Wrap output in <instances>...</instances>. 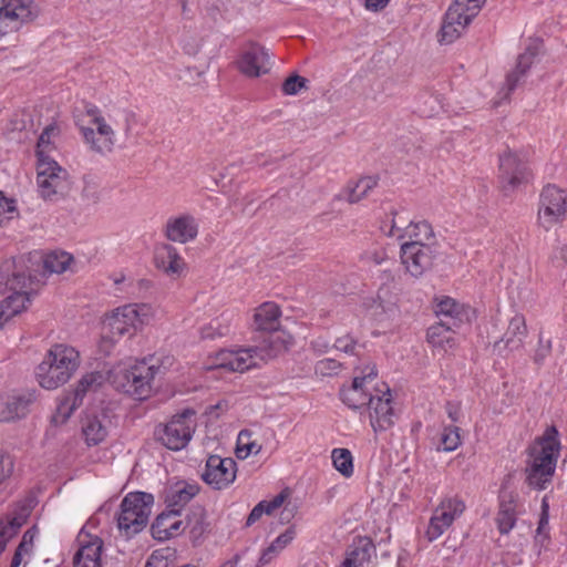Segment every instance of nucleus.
Instances as JSON below:
<instances>
[{
	"mask_svg": "<svg viewBox=\"0 0 567 567\" xmlns=\"http://www.w3.org/2000/svg\"><path fill=\"white\" fill-rule=\"evenodd\" d=\"M39 288V280L25 275L14 260L0 266V295L10 292L0 303V329L14 316L27 309L30 296Z\"/></svg>",
	"mask_w": 567,
	"mask_h": 567,
	"instance_id": "1",
	"label": "nucleus"
},
{
	"mask_svg": "<svg viewBox=\"0 0 567 567\" xmlns=\"http://www.w3.org/2000/svg\"><path fill=\"white\" fill-rule=\"evenodd\" d=\"M80 363L81 355L74 347L55 343L37 368L38 382L43 389H58L73 377Z\"/></svg>",
	"mask_w": 567,
	"mask_h": 567,
	"instance_id": "2",
	"label": "nucleus"
},
{
	"mask_svg": "<svg viewBox=\"0 0 567 567\" xmlns=\"http://www.w3.org/2000/svg\"><path fill=\"white\" fill-rule=\"evenodd\" d=\"M556 436L557 431L555 427H551L530 449L532 460L527 468L529 486L543 489L545 484L551 478L559 454V442Z\"/></svg>",
	"mask_w": 567,
	"mask_h": 567,
	"instance_id": "3",
	"label": "nucleus"
},
{
	"mask_svg": "<svg viewBox=\"0 0 567 567\" xmlns=\"http://www.w3.org/2000/svg\"><path fill=\"white\" fill-rule=\"evenodd\" d=\"M159 372L161 365L154 359H144L116 371L113 382L134 399L145 400L152 395L154 379Z\"/></svg>",
	"mask_w": 567,
	"mask_h": 567,
	"instance_id": "4",
	"label": "nucleus"
},
{
	"mask_svg": "<svg viewBox=\"0 0 567 567\" xmlns=\"http://www.w3.org/2000/svg\"><path fill=\"white\" fill-rule=\"evenodd\" d=\"M154 497L143 492L128 493L121 503L117 526L126 536L140 533L148 524Z\"/></svg>",
	"mask_w": 567,
	"mask_h": 567,
	"instance_id": "5",
	"label": "nucleus"
},
{
	"mask_svg": "<svg viewBox=\"0 0 567 567\" xmlns=\"http://www.w3.org/2000/svg\"><path fill=\"white\" fill-rule=\"evenodd\" d=\"M154 317L148 303H130L115 309L104 321V329L117 337H132Z\"/></svg>",
	"mask_w": 567,
	"mask_h": 567,
	"instance_id": "6",
	"label": "nucleus"
},
{
	"mask_svg": "<svg viewBox=\"0 0 567 567\" xmlns=\"http://www.w3.org/2000/svg\"><path fill=\"white\" fill-rule=\"evenodd\" d=\"M485 2L486 0H454L444 14L440 42L449 44L457 40Z\"/></svg>",
	"mask_w": 567,
	"mask_h": 567,
	"instance_id": "7",
	"label": "nucleus"
},
{
	"mask_svg": "<svg viewBox=\"0 0 567 567\" xmlns=\"http://www.w3.org/2000/svg\"><path fill=\"white\" fill-rule=\"evenodd\" d=\"M37 145L39 193L45 200H58L68 192L66 173L41 148L42 144Z\"/></svg>",
	"mask_w": 567,
	"mask_h": 567,
	"instance_id": "8",
	"label": "nucleus"
},
{
	"mask_svg": "<svg viewBox=\"0 0 567 567\" xmlns=\"http://www.w3.org/2000/svg\"><path fill=\"white\" fill-rule=\"evenodd\" d=\"M528 154L520 147H506L499 154V178L505 195L514 193L529 178Z\"/></svg>",
	"mask_w": 567,
	"mask_h": 567,
	"instance_id": "9",
	"label": "nucleus"
},
{
	"mask_svg": "<svg viewBox=\"0 0 567 567\" xmlns=\"http://www.w3.org/2000/svg\"><path fill=\"white\" fill-rule=\"evenodd\" d=\"M567 216V190L547 185L539 196L537 225L545 231L561 225Z\"/></svg>",
	"mask_w": 567,
	"mask_h": 567,
	"instance_id": "10",
	"label": "nucleus"
},
{
	"mask_svg": "<svg viewBox=\"0 0 567 567\" xmlns=\"http://www.w3.org/2000/svg\"><path fill=\"white\" fill-rule=\"evenodd\" d=\"M107 380V377L101 371H92L85 373L78 381L74 390L69 392L60 401L55 414L52 416V422L55 424L64 423L72 413L82 405L83 399L96 392Z\"/></svg>",
	"mask_w": 567,
	"mask_h": 567,
	"instance_id": "11",
	"label": "nucleus"
},
{
	"mask_svg": "<svg viewBox=\"0 0 567 567\" xmlns=\"http://www.w3.org/2000/svg\"><path fill=\"white\" fill-rule=\"evenodd\" d=\"M194 415L195 411L190 409L174 415L168 423L156 429V439L169 450L179 451L184 449L195 431Z\"/></svg>",
	"mask_w": 567,
	"mask_h": 567,
	"instance_id": "12",
	"label": "nucleus"
},
{
	"mask_svg": "<svg viewBox=\"0 0 567 567\" xmlns=\"http://www.w3.org/2000/svg\"><path fill=\"white\" fill-rule=\"evenodd\" d=\"M437 254V245L433 243H403L400 248L401 264L413 278H420L430 270Z\"/></svg>",
	"mask_w": 567,
	"mask_h": 567,
	"instance_id": "13",
	"label": "nucleus"
},
{
	"mask_svg": "<svg viewBox=\"0 0 567 567\" xmlns=\"http://www.w3.org/2000/svg\"><path fill=\"white\" fill-rule=\"evenodd\" d=\"M374 386H380L377 381V369L368 364L353 378L349 386L341 390L340 395L349 408L361 409L375 395Z\"/></svg>",
	"mask_w": 567,
	"mask_h": 567,
	"instance_id": "14",
	"label": "nucleus"
},
{
	"mask_svg": "<svg viewBox=\"0 0 567 567\" xmlns=\"http://www.w3.org/2000/svg\"><path fill=\"white\" fill-rule=\"evenodd\" d=\"M374 391L375 395L367 404L370 424L374 432L385 431L394 424L392 394L389 385L383 382L380 383V386H374Z\"/></svg>",
	"mask_w": 567,
	"mask_h": 567,
	"instance_id": "15",
	"label": "nucleus"
},
{
	"mask_svg": "<svg viewBox=\"0 0 567 567\" xmlns=\"http://www.w3.org/2000/svg\"><path fill=\"white\" fill-rule=\"evenodd\" d=\"M37 17L38 9L32 1L8 0L0 8V39L10 32L18 31L23 23Z\"/></svg>",
	"mask_w": 567,
	"mask_h": 567,
	"instance_id": "16",
	"label": "nucleus"
},
{
	"mask_svg": "<svg viewBox=\"0 0 567 567\" xmlns=\"http://www.w3.org/2000/svg\"><path fill=\"white\" fill-rule=\"evenodd\" d=\"M258 349L255 347L238 350H220L209 360L206 369H224L231 372H245L257 365Z\"/></svg>",
	"mask_w": 567,
	"mask_h": 567,
	"instance_id": "17",
	"label": "nucleus"
},
{
	"mask_svg": "<svg viewBox=\"0 0 567 567\" xmlns=\"http://www.w3.org/2000/svg\"><path fill=\"white\" fill-rule=\"evenodd\" d=\"M74 121L86 142H94L95 131L101 137L110 141L114 134L100 109L92 103H84L82 111L76 110Z\"/></svg>",
	"mask_w": 567,
	"mask_h": 567,
	"instance_id": "18",
	"label": "nucleus"
},
{
	"mask_svg": "<svg viewBox=\"0 0 567 567\" xmlns=\"http://www.w3.org/2000/svg\"><path fill=\"white\" fill-rule=\"evenodd\" d=\"M362 307L378 322L394 320L400 315L399 296L389 287H381L374 298L363 301Z\"/></svg>",
	"mask_w": 567,
	"mask_h": 567,
	"instance_id": "19",
	"label": "nucleus"
},
{
	"mask_svg": "<svg viewBox=\"0 0 567 567\" xmlns=\"http://www.w3.org/2000/svg\"><path fill=\"white\" fill-rule=\"evenodd\" d=\"M465 509L462 499L457 497L445 498L436 507L426 530L429 540L437 539Z\"/></svg>",
	"mask_w": 567,
	"mask_h": 567,
	"instance_id": "20",
	"label": "nucleus"
},
{
	"mask_svg": "<svg viewBox=\"0 0 567 567\" xmlns=\"http://www.w3.org/2000/svg\"><path fill=\"white\" fill-rule=\"evenodd\" d=\"M239 71L249 78H258L270 70V56L265 47L249 42L238 60Z\"/></svg>",
	"mask_w": 567,
	"mask_h": 567,
	"instance_id": "21",
	"label": "nucleus"
},
{
	"mask_svg": "<svg viewBox=\"0 0 567 567\" xmlns=\"http://www.w3.org/2000/svg\"><path fill=\"white\" fill-rule=\"evenodd\" d=\"M236 472V462L233 458L212 455L206 462L202 477L208 485L221 489L235 481Z\"/></svg>",
	"mask_w": 567,
	"mask_h": 567,
	"instance_id": "22",
	"label": "nucleus"
},
{
	"mask_svg": "<svg viewBox=\"0 0 567 567\" xmlns=\"http://www.w3.org/2000/svg\"><path fill=\"white\" fill-rule=\"evenodd\" d=\"M112 424L110 413L104 410L87 412L82 420V434L89 446H95L102 443L109 435Z\"/></svg>",
	"mask_w": 567,
	"mask_h": 567,
	"instance_id": "23",
	"label": "nucleus"
},
{
	"mask_svg": "<svg viewBox=\"0 0 567 567\" xmlns=\"http://www.w3.org/2000/svg\"><path fill=\"white\" fill-rule=\"evenodd\" d=\"M34 396L29 392H12L0 395V422H16L25 417Z\"/></svg>",
	"mask_w": 567,
	"mask_h": 567,
	"instance_id": "24",
	"label": "nucleus"
},
{
	"mask_svg": "<svg viewBox=\"0 0 567 567\" xmlns=\"http://www.w3.org/2000/svg\"><path fill=\"white\" fill-rule=\"evenodd\" d=\"M154 266L173 279L182 277L187 265L177 249L169 244H161L154 250Z\"/></svg>",
	"mask_w": 567,
	"mask_h": 567,
	"instance_id": "25",
	"label": "nucleus"
},
{
	"mask_svg": "<svg viewBox=\"0 0 567 567\" xmlns=\"http://www.w3.org/2000/svg\"><path fill=\"white\" fill-rule=\"evenodd\" d=\"M165 237L174 243L187 244L196 239L198 223L190 214H181L168 218L164 228Z\"/></svg>",
	"mask_w": 567,
	"mask_h": 567,
	"instance_id": "26",
	"label": "nucleus"
},
{
	"mask_svg": "<svg viewBox=\"0 0 567 567\" xmlns=\"http://www.w3.org/2000/svg\"><path fill=\"white\" fill-rule=\"evenodd\" d=\"M434 312L443 321L461 327L471 320L472 309L451 297L441 296L434 299Z\"/></svg>",
	"mask_w": 567,
	"mask_h": 567,
	"instance_id": "27",
	"label": "nucleus"
},
{
	"mask_svg": "<svg viewBox=\"0 0 567 567\" xmlns=\"http://www.w3.org/2000/svg\"><path fill=\"white\" fill-rule=\"evenodd\" d=\"M79 543L80 548L74 556V567H102L103 540L97 536H90L81 532Z\"/></svg>",
	"mask_w": 567,
	"mask_h": 567,
	"instance_id": "28",
	"label": "nucleus"
},
{
	"mask_svg": "<svg viewBox=\"0 0 567 567\" xmlns=\"http://www.w3.org/2000/svg\"><path fill=\"white\" fill-rule=\"evenodd\" d=\"M178 509L168 508L159 514L152 524V535L155 539L167 540L179 535L183 530V520L178 518Z\"/></svg>",
	"mask_w": 567,
	"mask_h": 567,
	"instance_id": "29",
	"label": "nucleus"
},
{
	"mask_svg": "<svg viewBox=\"0 0 567 567\" xmlns=\"http://www.w3.org/2000/svg\"><path fill=\"white\" fill-rule=\"evenodd\" d=\"M291 344L292 337L285 331H279L278 329L275 332H270V334L264 339L262 343L256 346L255 349H258V358L266 361L284 353Z\"/></svg>",
	"mask_w": 567,
	"mask_h": 567,
	"instance_id": "30",
	"label": "nucleus"
},
{
	"mask_svg": "<svg viewBox=\"0 0 567 567\" xmlns=\"http://www.w3.org/2000/svg\"><path fill=\"white\" fill-rule=\"evenodd\" d=\"M280 307L271 301L258 306L254 311V327L258 331L275 332L280 327Z\"/></svg>",
	"mask_w": 567,
	"mask_h": 567,
	"instance_id": "31",
	"label": "nucleus"
},
{
	"mask_svg": "<svg viewBox=\"0 0 567 567\" xmlns=\"http://www.w3.org/2000/svg\"><path fill=\"white\" fill-rule=\"evenodd\" d=\"M457 328V326L450 324V321H443V319H441L440 322L427 329V341L433 347L440 348L444 351L454 349L456 346L454 332Z\"/></svg>",
	"mask_w": 567,
	"mask_h": 567,
	"instance_id": "32",
	"label": "nucleus"
},
{
	"mask_svg": "<svg viewBox=\"0 0 567 567\" xmlns=\"http://www.w3.org/2000/svg\"><path fill=\"white\" fill-rule=\"evenodd\" d=\"M198 492V485L185 482L169 486L165 493L167 508L178 509L179 512Z\"/></svg>",
	"mask_w": 567,
	"mask_h": 567,
	"instance_id": "33",
	"label": "nucleus"
},
{
	"mask_svg": "<svg viewBox=\"0 0 567 567\" xmlns=\"http://www.w3.org/2000/svg\"><path fill=\"white\" fill-rule=\"evenodd\" d=\"M379 178L377 176H363L358 181L349 182L343 188L341 196L349 204H358L367 198L369 194L378 186Z\"/></svg>",
	"mask_w": 567,
	"mask_h": 567,
	"instance_id": "34",
	"label": "nucleus"
},
{
	"mask_svg": "<svg viewBox=\"0 0 567 567\" xmlns=\"http://www.w3.org/2000/svg\"><path fill=\"white\" fill-rule=\"evenodd\" d=\"M516 496L513 493L503 492L501 495L499 509L496 517L498 529L507 534L516 523Z\"/></svg>",
	"mask_w": 567,
	"mask_h": 567,
	"instance_id": "35",
	"label": "nucleus"
},
{
	"mask_svg": "<svg viewBox=\"0 0 567 567\" xmlns=\"http://www.w3.org/2000/svg\"><path fill=\"white\" fill-rule=\"evenodd\" d=\"M527 336V326L525 317L516 313L509 321L506 332L504 333L501 342L509 350L519 349L523 346L524 339Z\"/></svg>",
	"mask_w": 567,
	"mask_h": 567,
	"instance_id": "36",
	"label": "nucleus"
},
{
	"mask_svg": "<svg viewBox=\"0 0 567 567\" xmlns=\"http://www.w3.org/2000/svg\"><path fill=\"white\" fill-rule=\"evenodd\" d=\"M374 554V546L368 539H360L354 544L340 567H364Z\"/></svg>",
	"mask_w": 567,
	"mask_h": 567,
	"instance_id": "37",
	"label": "nucleus"
},
{
	"mask_svg": "<svg viewBox=\"0 0 567 567\" xmlns=\"http://www.w3.org/2000/svg\"><path fill=\"white\" fill-rule=\"evenodd\" d=\"M28 511L22 508L13 516H7L0 519V555L4 550L8 542L17 535L19 529L25 524Z\"/></svg>",
	"mask_w": 567,
	"mask_h": 567,
	"instance_id": "38",
	"label": "nucleus"
},
{
	"mask_svg": "<svg viewBox=\"0 0 567 567\" xmlns=\"http://www.w3.org/2000/svg\"><path fill=\"white\" fill-rule=\"evenodd\" d=\"M402 237L408 239L405 243H433L434 245H436L435 235L432 229V226L425 220L411 221L406 226Z\"/></svg>",
	"mask_w": 567,
	"mask_h": 567,
	"instance_id": "39",
	"label": "nucleus"
},
{
	"mask_svg": "<svg viewBox=\"0 0 567 567\" xmlns=\"http://www.w3.org/2000/svg\"><path fill=\"white\" fill-rule=\"evenodd\" d=\"M443 110L441 96L430 91H423L416 96L415 112L423 117H433Z\"/></svg>",
	"mask_w": 567,
	"mask_h": 567,
	"instance_id": "40",
	"label": "nucleus"
},
{
	"mask_svg": "<svg viewBox=\"0 0 567 567\" xmlns=\"http://www.w3.org/2000/svg\"><path fill=\"white\" fill-rule=\"evenodd\" d=\"M536 56V49L528 47L522 54L518 55L516 69L511 72L506 78L508 91L512 92L517 86L519 78L525 75Z\"/></svg>",
	"mask_w": 567,
	"mask_h": 567,
	"instance_id": "41",
	"label": "nucleus"
},
{
	"mask_svg": "<svg viewBox=\"0 0 567 567\" xmlns=\"http://www.w3.org/2000/svg\"><path fill=\"white\" fill-rule=\"evenodd\" d=\"M296 529L290 526L285 533L279 535L261 554L259 558L260 565L270 563L280 551H282L295 538Z\"/></svg>",
	"mask_w": 567,
	"mask_h": 567,
	"instance_id": "42",
	"label": "nucleus"
},
{
	"mask_svg": "<svg viewBox=\"0 0 567 567\" xmlns=\"http://www.w3.org/2000/svg\"><path fill=\"white\" fill-rule=\"evenodd\" d=\"M72 260V256L65 251H53L44 257L43 268L50 274H62L69 268Z\"/></svg>",
	"mask_w": 567,
	"mask_h": 567,
	"instance_id": "43",
	"label": "nucleus"
},
{
	"mask_svg": "<svg viewBox=\"0 0 567 567\" xmlns=\"http://www.w3.org/2000/svg\"><path fill=\"white\" fill-rule=\"evenodd\" d=\"M230 332V320L224 316H220L205 327L202 328L200 334L203 339H217L228 336Z\"/></svg>",
	"mask_w": 567,
	"mask_h": 567,
	"instance_id": "44",
	"label": "nucleus"
},
{
	"mask_svg": "<svg viewBox=\"0 0 567 567\" xmlns=\"http://www.w3.org/2000/svg\"><path fill=\"white\" fill-rule=\"evenodd\" d=\"M187 525L194 539L200 538L207 530L206 512L203 507L196 506L187 515Z\"/></svg>",
	"mask_w": 567,
	"mask_h": 567,
	"instance_id": "45",
	"label": "nucleus"
},
{
	"mask_svg": "<svg viewBox=\"0 0 567 567\" xmlns=\"http://www.w3.org/2000/svg\"><path fill=\"white\" fill-rule=\"evenodd\" d=\"M334 468L344 477L353 474V458L348 449H334L331 453Z\"/></svg>",
	"mask_w": 567,
	"mask_h": 567,
	"instance_id": "46",
	"label": "nucleus"
},
{
	"mask_svg": "<svg viewBox=\"0 0 567 567\" xmlns=\"http://www.w3.org/2000/svg\"><path fill=\"white\" fill-rule=\"evenodd\" d=\"M250 432L241 431L238 435L236 455L238 458H246L250 454H258L261 450V445L254 441H250Z\"/></svg>",
	"mask_w": 567,
	"mask_h": 567,
	"instance_id": "47",
	"label": "nucleus"
},
{
	"mask_svg": "<svg viewBox=\"0 0 567 567\" xmlns=\"http://www.w3.org/2000/svg\"><path fill=\"white\" fill-rule=\"evenodd\" d=\"M441 443L446 452L456 450L461 444L460 429L456 426L445 427Z\"/></svg>",
	"mask_w": 567,
	"mask_h": 567,
	"instance_id": "48",
	"label": "nucleus"
},
{
	"mask_svg": "<svg viewBox=\"0 0 567 567\" xmlns=\"http://www.w3.org/2000/svg\"><path fill=\"white\" fill-rule=\"evenodd\" d=\"M17 215L18 210L14 200L4 197L3 193L0 192V226L13 219Z\"/></svg>",
	"mask_w": 567,
	"mask_h": 567,
	"instance_id": "49",
	"label": "nucleus"
},
{
	"mask_svg": "<svg viewBox=\"0 0 567 567\" xmlns=\"http://www.w3.org/2000/svg\"><path fill=\"white\" fill-rule=\"evenodd\" d=\"M82 195L84 198L93 203L99 202L102 196V187L100 182L93 177H85Z\"/></svg>",
	"mask_w": 567,
	"mask_h": 567,
	"instance_id": "50",
	"label": "nucleus"
},
{
	"mask_svg": "<svg viewBox=\"0 0 567 567\" xmlns=\"http://www.w3.org/2000/svg\"><path fill=\"white\" fill-rule=\"evenodd\" d=\"M307 79L293 74L288 76L284 83H282V92L286 95H296L298 94L302 89L307 86Z\"/></svg>",
	"mask_w": 567,
	"mask_h": 567,
	"instance_id": "51",
	"label": "nucleus"
},
{
	"mask_svg": "<svg viewBox=\"0 0 567 567\" xmlns=\"http://www.w3.org/2000/svg\"><path fill=\"white\" fill-rule=\"evenodd\" d=\"M14 470V460L8 453H0V485L11 477Z\"/></svg>",
	"mask_w": 567,
	"mask_h": 567,
	"instance_id": "52",
	"label": "nucleus"
},
{
	"mask_svg": "<svg viewBox=\"0 0 567 567\" xmlns=\"http://www.w3.org/2000/svg\"><path fill=\"white\" fill-rule=\"evenodd\" d=\"M341 368V363L336 359H322L316 364V372L321 375H332Z\"/></svg>",
	"mask_w": 567,
	"mask_h": 567,
	"instance_id": "53",
	"label": "nucleus"
},
{
	"mask_svg": "<svg viewBox=\"0 0 567 567\" xmlns=\"http://www.w3.org/2000/svg\"><path fill=\"white\" fill-rule=\"evenodd\" d=\"M289 496V492L287 489L281 491L278 495H276L271 501H261L260 503H265L264 507L266 514H271L274 511L279 508L287 497Z\"/></svg>",
	"mask_w": 567,
	"mask_h": 567,
	"instance_id": "54",
	"label": "nucleus"
},
{
	"mask_svg": "<svg viewBox=\"0 0 567 567\" xmlns=\"http://www.w3.org/2000/svg\"><path fill=\"white\" fill-rule=\"evenodd\" d=\"M334 348L338 351L354 354V350L357 348V342L351 337L343 336L336 340Z\"/></svg>",
	"mask_w": 567,
	"mask_h": 567,
	"instance_id": "55",
	"label": "nucleus"
},
{
	"mask_svg": "<svg viewBox=\"0 0 567 567\" xmlns=\"http://www.w3.org/2000/svg\"><path fill=\"white\" fill-rule=\"evenodd\" d=\"M60 125L58 123H51L43 128L37 142H51L52 138H56L60 136Z\"/></svg>",
	"mask_w": 567,
	"mask_h": 567,
	"instance_id": "56",
	"label": "nucleus"
},
{
	"mask_svg": "<svg viewBox=\"0 0 567 567\" xmlns=\"http://www.w3.org/2000/svg\"><path fill=\"white\" fill-rule=\"evenodd\" d=\"M117 336H113L112 333L109 332V330L104 329V333L99 344L100 351L103 352L104 354H110V352L112 351L117 341Z\"/></svg>",
	"mask_w": 567,
	"mask_h": 567,
	"instance_id": "57",
	"label": "nucleus"
},
{
	"mask_svg": "<svg viewBox=\"0 0 567 567\" xmlns=\"http://www.w3.org/2000/svg\"><path fill=\"white\" fill-rule=\"evenodd\" d=\"M551 261L555 264L567 265V244L558 243L551 252Z\"/></svg>",
	"mask_w": 567,
	"mask_h": 567,
	"instance_id": "58",
	"label": "nucleus"
},
{
	"mask_svg": "<svg viewBox=\"0 0 567 567\" xmlns=\"http://www.w3.org/2000/svg\"><path fill=\"white\" fill-rule=\"evenodd\" d=\"M35 533V528H30L23 534L22 539L19 544L21 550H27L30 554L32 553Z\"/></svg>",
	"mask_w": 567,
	"mask_h": 567,
	"instance_id": "59",
	"label": "nucleus"
},
{
	"mask_svg": "<svg viewBox=\"0 0 567 567\" xmlns=\"http://www.w3.org/2000/svg\"><path fill=\"white\" fill-rule=\"evenodd\" d=\"M30 556V553H28L27 550H21V548L18 546L10 567H25L28 564L27 558H29Z\"/></svg>",
	"mask_w": 567,
	"mask_h": 567,
	"instance_id": "60",
	"label": "nucleus"
},
{
	"mask_svg": "<svg viewBox=\"0 0 567 567\" xmlns=\"http://www.w3.org/2000/svg\"><path fill=\"white\" fill-rule=\"evenodd\" d=\"M551 351V341L546 340L544 341L542 338H539V347L535 354V361L542 362Z\"/></svg>",
	"mask_w": 567,
	"mask_h": 567,
	"instance_id": "61",
	"label": "nucleus"
},
{
	"mask_svg": "<svg viewBox=\"0 0 567 567\" xmlns=\"http://www.w3.org/2000/svg\"><path fill=\"white\" fill-rule=\"evenodd\" d=\"M363 258L369 264L382 265L386 260V255L383 250H373L365 252Z\"/></svg>",
	"mask_w": 567,
	"mask_h": 567,
	"instance_id": "62",
	"label": "nucleus"
},
{
	"mask_svg": "<svg viewBox=\"0 0 567 567\" xmlns=\"http://www.w3.org/2000/svg\"><path fill=\"white\" fill-rule=\"evenodd\" d=\"M266 506L265 503H258L250 512V514L248 515L247 517V522H246V525L247 526H250L252 525L254 523H256L261 516L262 514H265V509L264 507Z\"/></svg>",
	"mask_w": 567,
	"mask_h": 567,
	"instance_id": "63",
	"label": "nucleus"
},
{
	"mask_svg": "<svg viewBox=\"0 0 567 567\" xmlns=\"http://www.w3.org/2000/svg\"><path fill=\"white\" fill-rule=\"evenodd\" d=\"M144 567H167V560L159 555H152Z\"/></svg>",
	"mask_w": 567,
	"mask_h": 567,
	"instance_id": "64",
	"label": "nucleus"
}]
</instances>
